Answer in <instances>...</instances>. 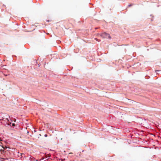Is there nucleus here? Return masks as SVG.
I'll list each match as a JSON object with an SVG mask.
<instances>
[{
    "label": "nucleus",
    "instance_id": "obj_9",
    "mask_svg": "<svg viewBox=\"0 0 161 161\" xmlns=\"http://www.w3.org/2000/svg\"><path fill=\"white\" fill-rule=\"evenodd\" d=\"M13 125H14V124H13Z\"/></svg>",
    "mask_w": 161,
    "mask_h": 161
},
{
    "label": "nucleus",
    "instance_id": "obj_5",
    "mask_svg": "<svg viewBox=\"0 0 161 161\" xmlns=\"http://www.w3.org/2000/svg\"><path fill=\"white\" fill-rule=\"evenodd\" d=\"M6 119L8 121V118H6Z\"/></svg>",
    "mask_w": 161,
    "mask_h": 161
},
{
    "label": "nucleus",
    "instance_id": "obj_6",
    "mask_svg": "<svg viewBox=\"0 0 161 161\" xmlns=\"http://www.w3.org/2000/svg\"><path fill=\"white\" fill-rule=\"evenodd\" d=\"M47 134H45V137H47Z\"/></svg>",
    "mask_w": 161,
    "mask_h": 161
},
{
    "label": "nucleus",
    "instance_id": "obj_7",
    "mask_svg": "<svg viewBox=\"0 0 161 161\" xmlns=\"http://www.w3.org/2000/svg\"><path fill=\"white\" fill-rule=\"evenodd\" d=\"M72 153H69V154H71Z\"/></svg>",
    "mask_w": 161,
    "mask_h": 161
},
{
    "label": "nucleus",
    "instance_id": "obj_1",
    "mask_svg": "<svg viewBox=\"0 0 161 161\" xmlns=\"http://www.w3.org/2000/svg\"><path fill=\"white\" fill-rule=\"evenodd\" d=\"M97 35L103 38H108L109 39L111 38V37L109 34L105 32L101 34H98Z\"/></svg>",
    "mask_w": 161,
    "mask_h": 161
},
{
    "label": "nucleus",
    "instance_id": "obj_3",
    "mask_svg": "<svg viewBox=\"0 0 161 161\" xmlns=\"http://www.w3.org/2000/svg\"><path fill=\"white\" fill-rule=\"evenodd\" d=\"M132 5H133V4H130L128 5V7H130L132 6Z\"/></svg>",
    "mask_w": 161,
    "mask_h": 161
},
{
    "label": "nucleus",
    "instance_id": "obj_4",
    "mask_svg": "<svg viewBox=\"0 0 161 161\" xmlns=\"http://www.w3.org/2000/svg\"><path fill=\"white\" fill-rule=\"evenodd\" d=\"M95 39L97 41H98V42H100V40H98V39L97 38H95Z\"/></svg>",
    "mask_w": 161,
    "mask_h": 161
},
{
    "label": "nucleus",
    "instance_id": "obj_8",
    "mask_svg": "<svg viewBox=\"0 0 161 161\" xmlns=\"http://www.w3.org/2000/svg\"><path fill=\"white\" fill-rule=\"evenodd\" d=\"M44 158H42V159H44Z\"/></svg>",
    "mask_w": 161,
    "mask_h": 161
},
{
    "label": "nucleus",
    "instance_id": "obj_2",
    "mask_svg": "<svg viewBox=\"0 0 161 161\" xmlns=\"http://www.w3.org/2000/svg\"><path fill=\"white\" fill-rule=\"evenodd\" d=\"M0 67L4 69H6V65H0Z\"/></svg>",
    "mask_w": 161,
    "mask_h": 161
}]
</instances>
